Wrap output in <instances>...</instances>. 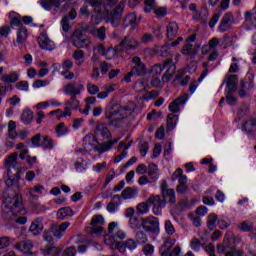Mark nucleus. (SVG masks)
Returning <instances> with one entry per match:
<instances>
[{
    "instance_id": "nucleus-12",
    "label": "nucleus",
    "mask_w": 256,
    "mask_h": 256,
    "mask_svg": "<svg viewBox=\"0 0 256 256\" xmlns=\"http://www.w3.org/2000/svg\"><path fill=\"white\" fill-rule=\"evenodd\" d=\"M233 21H235V19L232 12L224 14L218 26L219 33H226V31H229L231 29V25H233Z\"/></svg>"
},
{
    "instance_id": "nucleus-53",
    "label": "nucleus",
    "mask_w": 256,
    "mask_h": 256,
    "mask_svg": "<svg viewBox=\"0 0 256 256\" xmlns=\"http://www.w3.org/2000/svg\"><path fill=\"white\" fill-rule=\"evenodd\" d=\"M60 25L64 33H69V29H71V24L69 23V16H64L60 22Z\"/></svg>"
},
{
    "instance_id": "nucleus-44",
    "label": "nucleus",
    "mask_w": 256,
    "mask_h": 256,
    "mask_svg": "<svg viewBox=\"0 0 256 256\" xmlns=\"http://www.w3.org/2000/svg\"><path fill=\"white\" fill-rule=\"evenodd\" d=\"M65 105L72 110L79 109V100L77 99V96H71L70 99L65 102Z\"/></svg>"
},
{
    "instance_id": "nucleus-43",
    "label": "nucleus",
    "mask_w": 256,
    "mask_h": 256,
    "mask_svg": "<svg viewBox=\"0 0 256 256\" xmlns=\"http://www.w3.org/2000/svg\"><path fill=\"white\" fill-rule=\"evenodd\" d=\"M69 133V128L65 126V123L61 122L56 126L57 137H63Z\"/></svg>"
},
{
    "instance_id": "nucleus-63",
    "label": "nucleus",
    "mask_w": 256,
    "mask_h": 256,
    "mask_svg": "<svg viewBox=\"0 0 256 256\" xmlns=\"http://www.w3.org/2000/svg\"><path fill=\"white\" fill-rule=\"evenodd\" d=\"M16 89H18L19 91H29V82L19 81L16 84Z\"/></svg>"
},
{
    "instance_id": "nucleus-62",
    "label": "nucleus",
    "mask_w": 256,
    "mask_h": 256,
    "mask_svg": "<svg viewBox=\"0 0 256 256\" xmlns=\"http://www.w3.org/2000/svg\"><path fill=\"white\" fill-rule=\"evenodd\" d=\"M124 21L126 25H135V23H137V16L135 15V13H131L126 16Z\"/></svg>"
},
{
    "instance_id": "nucleus-8",
    "label": "nucleus",
    "mask_w": 256,
    "mask_h": 256,
    "mask_svg": "<svg viewBox=\"0 0 256 256\" xmlns=\"http://www.w3.org/2000/svg\"><path fill=\"white\" fill-rule=\"evenodd\" d=\"M85 89V86L81 83L69 82L63 88V93L65 95H70V97H77L81 95V91Z\"/></svg>"
},
{
    "instance_id": "nucleus-31",
    "label": "nucleus",
    "mask_w": 256,
    "mask_h": 256,
    "mask_svg": "<svg viewBox=\"0 0 256 256\" xmlns=\"http://www.w3.org/2000/svg\"><path fill=\"white\" fill-rule=\"evenodd\" d=\"M137 195H139V190H137L136 188H132V187L125 188L121 193V197L124 200L135 199V197H137Z\"/></svg>"
},
{
    "instance_id": "nucleus-7",
    "label": "nucleus",
    "mask_w": 256,
    "mask_h": 256,
    "mask_svg": "<svg viewBox=\"0 0 256 256\" xmlns=\"http://www.w3.org/2000/svg\"><path fill=\"white\" fill-rule=\"evenodd\" d=\"M6 207H9L10 209L21 213V209H23V198L21 197L20 194H15L13 196H7L3 204Z\"/></svg>"
},
{
    "instance_id": "nucleus-35",
    "label": "nucleus",
    "mask_w": 256,
    "mask_h": 256,
    "mask_svg": "<svg viewBox=\"0 0 256 256\" xmlns=\"http://www.w3.org/2000/svg\"><path fill=\"white\" fill-rule=\"evenodd\" d=\"M72 57L78 67H81L85 63V52L81 49L75 50Z\"/></svg>"
},
{
    "instance_id": "nucleus-6",
    "label": "nucleus",
    "mask_w": 256,
    "mask_h": 256,
    "mask_svg": "<svg viewBox=\"0 0 256 256\" xmlns=\"http://www.w3.org/2000/svg\"><path fill=\"white\" fill-rule=\"evenodd\" d=\"M139 48V41L131 35H127L116 47V51L119 53L123 51H131Z\"/></svg>"
},
{
    "instance_id": "nucleus-48",
    "label": "nucleus",
    "mask_w": 256,
    "mask_h": 256,
    "mask_svg": "<svg viewBox=\"0 0 256 256\" xmlns=\"http://www.w3.org/2000/svg\"><path fill=\"white\" fill-rule=\"evenodd\" d=\"M217 45H219V39L218 38H212L210 41H209V44L208 46H204L202 48V53L203 55H207V49H215V47H217Z\"/></svg>"
},
{
    "instance_id": "nucleus-36",
    "label": "nucleus",
    "mask_w": 256,
    "mask_h": 256,
    "mask_svg": "<svg viewBox=\"0 0 256 256\" xmlns=\"http://www.w3.org/2000/svg\"><path fill=\"white\" fill-rule=\"evenodd\" d=\"M129 226L133 229V231H139V229H143V218L139 219V217L134 216L129 219Z\"/></svg>"
},
{
    "instance_id": "nucleus-19",
    "label": "nucleus",
    "mask_w": 256,
    "mask_h": 256,
    "mask_svg": "<svg viewBox=\"0 0 256 256\" xmlns=\"http://www.w3.org/2000/svg\"><path fill=\"white\" fill-rule=\"evenodd\" d=\"M70 225H71L70 222H63L60 225L54 224L52 226V233L54 237H56L57 239H61V237H63V233L67 231V228H69Z\"/></svg>"
},
{
    "instance_id": "nucleus-15",
    "label": "nucleus",
    "mask_w": 256,
    "mask_h": 256,
    "mask_svg": "<svg viewBox=\"0 0 256 256\" xmlns=\"http://www.w3.org/2000/svg\"><path fill=\"white\" fill-rule=\"evenodd\" d=\"M18 157H19V154L13 153L5 159L6 167H8L10 171L11 169H14L15 175H19L21 171V165H19V163L17 162Z\"/></svg>"
},
{
    "instance_id": "nucleus-49",
    "label": "nucleus",
    "mask_w": 256,
    "mask_h": 256,
    "mask_svg": "<svg viewBox=\"0 0 256 256\" xmlns=\"http://www.w3.org/2000/svg\"><path fill=\"white\" fill-rule=\"evenodd\" d=\"M164 228L166 235H175V226H173V222L171 220H166L164 223Z\"/></svg>"
},
{
    "instance_id": "nucleus-18",
    "label": "nucleus",
    "mask_w": 256,
    "mask_h": 256,
    "mask_svg": "<svg viewBox=\"0 0 256 256\" xmlns=\"http://www.w3.org/2000/svg\"><path fill=\"white\" fill-rule=\"evenodd\" d=\"M105 223V218H103L102 215H95L92 217V220L90 222V225L93 227L92 231L96 235H101L103 233V227L97 225H103Z\"/></svg>"
},
{
    "instance_id": "nucleus-50",
    "label": "nucleus",
    "mask_w": 256,
    "mask_h": 256,
    "mask_svg": "<svg viewBox=\"0 0 256 256\" xmlns=\"http://www.w3.org/2000/svg\"><path fill=\"white\" fill-rule=\"evenodd\" d=\"M113 91H115L114 86L105 87V91L100 92V93L98 92L97 98L98 99H107V97H109V93H113Z\"/></svg>"
},
{
    "instance_id": "nucleus-39",
    "label": "nucleus",
    "mask_w": 256,
    "mask_h": 256,
    "mask_svg": "<svg viewBox=\"0 0 256 256\" xmlns=\"http://www.w3.org/2000/svg\"><path fill=\"white\" fill-rule=\"evenodd\" d=\"M74 167L78 173H83V171L87 169V160L83 158H77Z\"/></svg>"
},
{
    "instance_id": "nucleus-3",
    "label": "nucleus",
    "mask_w": 256,
    "mask_h": 256,
    "mask_svg": "<svg viewBox=\"0 0 256 256\" xmlns=\"http://www.w3.org/2000/svg\"><path fill=\"white\" fill-rule=\"evenodd\" d=\"M71 43L76 49H89V47H91V39L81 30H75L73 32Z\"/></svg>"
},
{
    "instance_id": "nucleus-46",
    "label": "nucleus",
    "mask_w": 256,
    "mask_h": 256,
    "mask_svg": "<svg viewBox=\"0 0 256 256\" xmlns=\"http://www.w3.org/2000/svg\"><path fill=\"white\" fill-rule=\"evenodd\" d=\"M217 223H219V219L217 218L216 214H209L208 216V229L213 231L217 227Z\"/></svg>"
},
{
    "instance_id": "nucleus-64",
    "label": "nucleus",
    "mask_w": 256,
    "mask_h": 256,
    "mask_svg": "<svg viewBox=\"0 0 256 256\" xmlns=\"http://www.w3.org/2000/svg\"><path fill=\"white\" fill-rule=\"evenodd\" d=\"M238 229H240V231L247 232L250 229H253V224H249L244 221L238 225Z\"/></svg>"
},
{
    "instance_id": "nucleus-54",
    "label": "nucleus",
    "mask_w": 256,
    "mask_h": 256,
    "mask_svg": "<svg viewBox=\"0 0 256 256\" xmlns=\"http://www.w3.org/2000/svg\"><path fill=\"white\" fill-rule=\"evenodd\" d=\"M153 41H155V36L151 33H144L141 37V43H143V45L153 43Z\"/></svg>"
},
{
    "instance_id": "nucleus-42",
    "label": "nucleus",
    "mask_w": 256,
    "mask_h": 256,
    "mask_svg": "<svg viewBox=\"0 0 256 256\" xmlns=\"http://www.w3.org/2000/svg\"><path fill=\"white\" fill-rule=\"evenodd\" d=\"M150 205L151 204L147 203V200L146 202H141L136 206V211L138 212L139 215H147V212L150 209Z\"/></svg>"
},
{
    "instance_id": "nucleus-10",
    "label": "nucleus",
    "mask_w": 256,
    "mask_h": 256,
    "mask_svg": "<svg viewBox=\"0 0 256 256\" xmlns=\"http://www.w3.org/2000/svg\"><path fill=\"white\" fill-rule=\"evenodd\" d=\"M132 71L134 72V75L137 77H143L147 74V66L143 61H141V58L139 56H134L132 58Z\"/></svg>"
},
{
    "instance_id": "nucleus-45",
    "label": "nucleus",
    "mask_w": 256,
    "mask_h": 256,
    "mask_svg": "<svg viewBox=\"0 0 256 256\" xmlns=\"http://www.w3.org/2000/svg\"><path fill=\"white\" fill-rule=\"evenodd\" d=\"M177 125V115L169 114L167 117V127L169 131H173Z\"/></svg>"
},
{
    "instance_id": "nucleus-55",
    "label": "nucleus",
    "mask_w": 256,
    "mask_h": 256,
    "mask_svg": "<svg viewBox=\"0 0 256 256\" xmlns=\"http://www.w3.org/2000/svg\"><path fill=\"white\" fill-rule=\"evenodd\" d=\"M243 131H256V121L255 120H249L242 126Z\"/></svg>"
},
{
    "instance_id": "nucleus-23",
    "label": "nucleus",
    "mask_w": 256,
    "mask_h": 256,
    "mask_svg": "<svg viewBox=\"0 0 256 256\" xmlns=\"http://www.w3.org/2000/svg\"><path fill=\"white\" fill-rule=\"evenodd\" d=\"M16 35V45H25L29 37V31L24 26H21L17 29Z\"/></svg>"
},
{
    "instance_id": "nucleus-61",
    "label": "nucleus",
    "mask_w": 256,
    "mask_h": 256,
    "mask_svg": "<svg viewBox=\"0 0 256 256\" xmlns=\"http://www.w3.org/2000/svg\"><path fill=\"white\" fill-rule=\"evenodd\" d=\"M87 91L90 95H98L99 93V86L92 84V83H88L87 84Z\"/></svg>"
},
{
    "instance_id": "nucleus-38",
    "label": "nucleus",
    "mask_w": 256,
    "mask_h": 256,
    "mask_svg": "<svg viewBox=\"0 0 256 256\" xmlns=\"http://www.w3.org/2000/svg\"><path fill=\"white\" fill-rule=\"evenodd\" d=\"M33 117V111L25 109L21 114V121L24 123V125H29L33 122Z\"/></svg>"
},
{
    "instance_id": "nucleus-24",
    "label": "nucleus",
    "mask_w": 256,
    "mask_h": 256,
    "mask_svg": "<svg viewBox=\"0 0 256 256\" xmlns=\"http://www.w3.org/2000/svg\"><path fill=\"white\" fill-rule=\"evenodd\" d=\"M119 205H121V196L119 194H116L107 204L106 210L108 211V213H115L117 209H119Z\"/></svg>"
},
{
    "instance_id": "nucleus-9",
    "label": "nucleus",
    "mask_w": 256,
    "mask_h": 256,
    "mask_svg": "<svg viewBox=\"0 0 256 256\" xmlns=\"http://www.w3.org/2000/svg\"><path fill=\"white\" fill-rule=\"evenodd\" d=\"M125 237H127V234L125 233V231L118 230L112 236L107 235L104 239V243L111 249H117V245L119 244V241H117V239L123 240L125 239Z\"/></svg>"
},
{
    "instance_id": "nucleus-13",
    "label": "nucleus",
    "mask_w": 256,
    "mask_h": 256,
    "mask_svg": "<svg viewBox=\"0 0 256 256\" xmlns=\"http://www.w3.org/2000/svg\"><path fill=\"white\" fill-rule=\"evenodd\" d=\"M38 45L41 49L45 51H54L55 49V42L49 39V36L45 33H41L37 39Z\"/></svg>"
},
{
    "instance_id": "nucleus-17",
    "label": "nucleus",
    "mask_w": 256,
    "mask_h": 256,
    "mask_svg": "<svg viewBox=\"0 0 256 256\" xmlns=\"http://www.w3.org/2000/svg\"><path fill=\"white\" fill-rule=\"evenodd\" d=\"M187 99H189V96L187 94L179 96L169 104V111H171V113H179V111L181 110V105L187 103Z\"/></svg>"
},
{
    "instance_id": "nucleus-33",
    "label": "nucleus",
    "mask_w": 256,
    "mask_h": 256,
    "mask_svg": "<svg viewBox=\"0 0 256 256\" xmlns=\"http://www.w3.org/2000/svg\"><path fill=\"white\" fill-rule=\"evenodd\" d=\"M162 199H164L165 203H170L171 205H175L177 203V198L175 197V190H168L162 193Z\"/></svg>"
},
{
    "instance_id": "nucleus-30",
    "label": "nucleus",
    "mask_w": 256,
    "mask_h": 256,
    "mask_svg": "<svg viewBox=\"0 0 256 256\" xmlns=\"http://www.w3.org/2000/svg\"><path fill=\"white\" fill-rule=\"evenodd\" d=\"M73 215H75V213H73V209L69 206L60 208L57 211V219H59L60 221H65L67 217H73Z\"/></svg>"
},
{
    "instance_id": "nucleus-37",
    "label": "nucleus",
    "mask_w": 256,
    "mask_h": 256,
    "mask_svg": "<svg viewBox=\"0 0 256 256\" xmlns=\"http://www.w3.org/2000/svg\"><path fill=\"white\" fill-rule=\"evenodd\" d=\"M138 245H145L147 241H149V237L147 236V233L143 230H138L135 233V240Z\"/></svg>"
},
{
    "instance_id": "nucleus-5",
    "label": "nucleus",
    "mask_w": 256,
    "mask_h": 256,
    "mask_svg": "<svg viewBox=\"0 0 256 256\" xmlns=\"http://www.w3.org/2000/svg\"><path fill=\"white\" fill-rule=\"evenodd\" d=\"M147 203L149 205H153L152 213H154V215H157V216L161 215V213H163V209L167 207V204L165 203V199H163V196H160V195H151L147 199Z\"/></svg>"
},
{
    "instance_id": "nucleus-27",
    "label": "nucleus",
    "mask_w": 256,
    "mask_h": 256,
    "mask_svg": "<svg viewBox=\"0 0 256 256\" xmlns=\"http://www.w3.org/2000/svg\"><path fill=\"white\" fill-rule=\"evenodd\" d=\"M17 213L19 212H17L16 210H13L12 208H9V206H5L4 204H2L1 217L5 221H13V218L17 216Z\"/></svg>"
},
{
    "instance_id": "nucleus-1",
    "label": "nucleus",
    "mask_w": 256,
    "mask_h": 256,
    "mask_svg": "<svg viewBox=\"0 0 256 256\" xmlns=\"http://www.w3.org/2000/svg\"><path fill=\"white\" fill-rule=\"evenodd\" d=\"M135 109L121 106L120 103L110 102L105 108V117L113 127H121L123 119H127Z\"/></svg>"
},
{
    "instance_id": "nucleus-52",
    "label": "nucleus",
    "mask_w": 256,
    "mask_h": 256,
    "mask_svg": "<svg viewBox=\"0 0 256 256\" xmlns=\"http://www.w3.org/2000/svg\"><path fill=\"white\" fill-rule=\"evenodd\" d=\"M42 147L43 149H53V139H51V137L49 136H43V140H42Z\"/></svg>"
},
{
    "instance_id": "nucleus-22",
    "label": "nucleus",
    "mask_w": 256,
    "mask_h": 256,
    "mask_svg": "<svg viewBox=\"0 0 256 256\" xmlns=\"http://www.w3.org/2000/svg\"><path fill=\"white\" fill-rule=\"evenodd\" d=\"M43 231V218H36L31 223L29 227V233H32V235H41V232Z\"/></svg>"
},
{
    "instance_id": "nucleus-20",
    "label": "nucleus",
    "mask_w": 256,
    "mask_h": 256,
    "mask_svg": "<svg viewBox=\"0 0 256 256\" xmlns=\"http://www.w3.org/2000/svg\"><path fill=\"white\" fill-rule=\"evenodd\" d=\"M237 83H239V78L237 75H230L226 80V87L228 95H233L237 91Z\"/></svg>"
},
{
    "instance_id": "nucleus-29",
    "label": "nucleus",
    "mask_w": 256,
    "mask_h": 256,
    "mask_svg": "<svg viewBox=\"0 0 256 256\" xmlns=\"http://www.w3.org/2000/svg\"><path fill=\"white\" fill-rule=\"evenodd\" d=\"M15 249L22 253H31V249H33V242L31 240H23L15 245Z\"/></svg>"
},
{
    "instance_id": "nucleus-56",
    "label": "nucleus",
    "mask_w": 256,
    "mask_h": 256,
    "mask_svg": "<svg viewBox=\"0 0 256 256\" xmlns=\"http://www.w3.org/2000/svg\"><path fill=\"white\" fill-rule=\"evenodd\" d=\"M46 253L47 255L57 256L61 254V248L49 245L48 247H46Z\"/></svg>"
},
{
    "instance_id": "nucleus-14",
    "label": "nucleus",
    "mask_w": 256,
    "mask_h": 256,
    "mask_svg": "<svg viewBox=\"0 0 256 256\" xmlns=\"http://www.w3.org/2000/svg\"><path fill=\"white\" fill-rule=\"evenodd\" d=\"M164 67H166V72L162 76V83H169L171 81V77H173V73H175V63H173L172 58H168L164 62Z\"/></svg>"
},
{
    "instance_id": "nucleus-59",
    "label": "nucleus",
    "mask_w": 256,
    "mask_h": 256,
    "mask_svg": "<svg viewBox=\"0 0 256 256\" xmlns=\"http://www.w3.org/2000/svg\"><path fill=\"white\" fill-rule=\"evenodd\" d=\"M11 245V238L7 236L0 237V249H7Z\"/></svg>"
},
{
    "instance_id": "nucleus-4",
    "label": "nucleus",
    "mask_w": 256,
    "mask_h": 256,
    "mask_svg": "<svg viewBox=\"0 0 256 256\" xmlns=\"http://www.w3.org/2000/svg\"><path fill=\"white\" fill-rule=\"evenodd\" d=\"M142 229L145 231V233H153L154 235H159L161 232L159 218L155 216L142 218Z\"/></svg>"
},
{
    "instance_id": "nucleus-60",
    "label": "nucleus",
    "mask_w": 256,
    "mask_h": 256,
    "mask_svg": "<svg viewBox=\"0 0 256 256\" xmlns=\"http://www.w3.org/2000/svg\"><path fill=\"white\" fill-rule=\"evenodd\" d=\"M254 87V84H253V81H245V80H242L240 81V89H244L245 91H251V89H253Z\"/></svg>"
},
{
    "instance_id": "nucleus-11",
    "label": "nucleus",
    "mask_w": 256,
    "mask_h": 256,
    "mask_svg": "<svg viewBox=\"0 0 256 256\" xmlns=\"http://www.w3.org/2000/svg\"><path fill=\"white\" fill-rule=\"evenodd\" d=\"M139 244L133 238H129L126 241H120L116 244V249H118L119 253L125 254L128 251H135Z\"/></svg>"
},
{
    "instance_id": "nucleus-47",
    "label": "nucleus",
    "mask_w": 256,
    "mask_h": 256,
    "mask_svg": "<svg viewBox=\"0 0 256 256\" xmlns=\"http://www.w3.org/2000/svg\"><path fill=\"white\" fill-rule=\"evenodd\" d=\"M2 81H4V83H16V81H19V75L15 73L4 74L2 77Z\"/></svg>"
},
{
    "instance_id": "nucleus-41",
    "label": "nucleus",
    "mask_w": 256,
    "mask_h": 256,
    "mask_svg": "<svg viewBox=\"0 0 256 256\" xmlns=\"http://www.w3.org/2000/svg\"><path fill=\"white\" fill-rule=\"evenodd\" d=\"M163 69H167V67H165V64H155L150 70V75H152V77H157L158 75H161V73H163Z\"/></svg>"
},
{
    "instance_id": "nucleus-32",
    "label": "nucleus",
    "mask_w": 256,
    "mask_h": 256,
    "mask_svg": "<svg viewBox=\"0 0 256 256\" xmlns=\"http://www.w3.org/2000/svg\"><path fill=\"white\" fill-rule=\"evenodd\" d=\"M119 141H121V137L116 138L112 141H108L100 144L98 148L99 153H105L107 151H111V149H113V145H115V143H119Z\"/></svg>"
},
{
    "instance_id": "nucleus-2",
    "label": "nucleus",
    "mask_w": 256,
    "mask_h": 256,
    "mask_svg": "<svg viewBox=\"0 0 256 256\" xmlns=\"http://www.w3.org/2000/svg\"><path fill=\"white\" fill-rule=\"evenodd\" d=\"M105 7L113 9L112 11H106L104 15V21L106 23H111L112 27H119L121 25V19H123V11L125 10V5H127V0H104Z\"/></svg>"
},
{
    "instance_id": "nucleus-28",
    "label": "nucleus",
    "mask_w": 256,
    "mask_h": 256,
    "mask_svg": "<svg viewBox=\"0 0 256 256\" xmlns=\"http://www.w3.org/2000/svg\"><path fill=\"white\" fill-rule=\"evenodd\" d=\"M166 33L170 41L176 38L177 33H179V25L177 24V22H169L166 26Z\"/></svg>"
},
{
    "instance_id": "nucleus-25",
    "label": "nucleus",
    "mask_w": 256,
    "mask_h": 256,
    "mask_svg": "<svg viewBox=\"0 0 256 256\" xmlns=\"http://www.w3.org/2000/svg\"><path fill=\"white\" fill-rule=\"evenodd\" d=\"M147 173L151 183H155L159 180V167L157 166V164L150 163L148 165Z\"/></svg>"
},
{
    "instance_id": "nucleus-16",
    "label": "nucleus",
    "mask_w": 256,
    "mask_h": 256,
    "mask_svg": "<svg viewBox=\"0 0 256 256\" xmlns=\"http://www.w3.org/2000/svg\"><path fill=\"white\" fill-rule=\"evenodd\" d=\"M95 135L99 141H105V139H111V132L107 127V124L101 123L96 126Z\"/></svg>"
},
{
    "instance_id": "nucleus-40",
    "label": "nucleus",
    "mask_w": 256,
    "mask_h": 256,
    "mask_svg": "<svg viewBox=\"0 0 256 256\" xmlns=\"http://www.w3.org/2000/svg\"><path fill=\"white\" fill-rule=\"evenodd\" d=\"M173 177H178L179 185H187V176L183 175V169L177 168L173 174Z\"/></svg>"
},
{
    "instance_id": "nucleus-21",
    "label": "nucleus",
    "mask_w": 256,
    "mask_h": 256,
    "mask_svg": "<svg viewBox=\"0 0 256 256\" xmlns=\"http://www.w3.org/2000/svg\"><path fill=\"white\" fill-rule=\"evenodd\" d=\"M175 243H177L176 239L168 238L160 249L161 256H171V249H173Z\"/></svg>"
},
{
    "instance_id": "nucleus-58",
    "label": "nucleus",
    "mask_w": 256,
    "mask_h": 256,
    "mask_svg": "<svg viewBox=\"0 0 256 256\" xmlns=\"http://www.w3.org/2000/svg\"><path fill=\"white\" fill-rule=\"evenodd\" d=\"M225 256H243V250H237L235 246L229 248Z\"/></svg>"
},
{
    "instance_id": "nucleus-51",
    "label": "nucleus",
    "mask_w": 256,
    "mask_h": 256,
    "mask_svg": "<svg viewBox=\"0 0 256 256\" xmlns=\"http://www.w3.org/2000/svg\"><path fill=\"white\" fill-rule=\"evenodd\" d=\"M155 7H157V3L155 2V0H145V13H151V11L155 10Z\"/></svg>"
},
{
    "instance_id": "nucleus-26",
    "label": "nucleus",
    "mask_w": 256,
    "mask_h": 256,
    "mask_svg": "<svg viewBox=\"0 0 256 256\" xmlns=\"http://www.w3.org/2000/svg\"><path fill=\"white\" fill-rule=\"evenodd\" d=\"M7 179H6V186L7 187H16L19 188V174H15L13 176V172L11 169H7Z\"/></svg>"
},
{
    "instance_id": "nucleus-57",
    "label": "nucleus",
    "mask_w": 256,
    "mask_h": 256,
    "mask_svg": "<svg viewBox=\"0 0 256 256\" xmlns=\"http://www.w3.org/2000/svg\"><path fill=\"white\" fill-rule=\"evenodd\" d=\"M142 252L146 256H153V253H155V246H153L152 244H146L142 248Z\"/></svg>"
},
{
    "instance_id": "nucleus-34",
    "label": "nucleus",
    "mask_w": 256,
    "mask_h": 256,
    "mask_svg": "<svg viewBox=\"0 0 256 256\" xmlns=\"http://www.w3.org/2000/svg\"><path fill=\"white\" fill-rule=\"evenodd\" d=\"M41 6L46 11H51L53 7L59 8L61 7V1L59 0H41Z\"/></svg>"
}]
</instances>
